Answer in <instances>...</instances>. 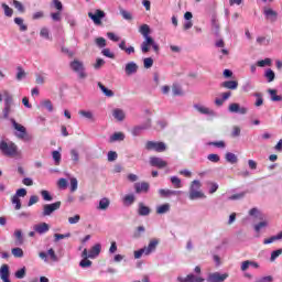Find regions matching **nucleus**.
<instances>
[{"instance_id":"nucleus-35","label":"nucleus","mask_w":282,"mask_h":282,"mask_svg":"<svg viewBox=\"0 0 282 282\" xmlns=\"http://www.w3.org/2000/svg\"><path fill=\"white\" fill-rule=\"evenodd\" d=\"M0 279H10V267L8 264H2L0 268Z\"/></svg>"},{"instance_id":"nucleus-29","label":"nucleus","mask_w":282,"mask_h":282,"mask_svg":"<svg viewBox=\"0 0 282 282\" xmlns=\"http://www.w3.org/2000/svg\"><path fill=\"white\" fill-rule=\"evenodd\" d=\"M28 78V73L25 72V69H23V67L18 66L17 67V75H15V79L21 83V80H25Z\"/></svg>"},{"instance_id":"nucleus-7","label":"nucleus","mask_w":282,"mask_h":282,"mask_svg":"<svg viewBox=\"0 0 282 282\" xmlns=\"http://www.w3.org/2000/svg\"><path fill=\"white\" fill-rule=\"evenodd\" d=\"M40 259L44 261V263H50V261H53V263H58L59 259L56 254V251L54 249H48L47 252L41 251L39 253Z\"/></svg>"},{"instance_id":"nucleus-5","label":"nucleus","mask_w":282,"mask_h":282,"mask_svg":"<svg viewBox=\"0 0 282 282\" xmlns=\"http://www.w3.org/2000/svg\"><path fill=\"white\" fill-rule=\"evenodd\" d=\"M194 273L187 274L185 278L184 276H178L177 281L178 282H204L206 281L200 274H202V267L197 265L194 269Z\"/></svg>"},{"instance_id":"nucleus-6","label":"nucleus","mask_w":282,"mask_h":282,"mask_svg":"<svg viewBox=\"0 0 282 282\" xmlns=\"http://www.w3.org/2000/svg\"><path fill=\"white\" fill-rule=\"evenodd\" d=\"M9 120L14 129L15 138H18L19 140H29L28 139V129L25 128V126L17 122V120L14 118H11Z\"/></svg>"},{"instance_id":"nucleus-18","label":"nucleus","mask_w":282,"mask_h":282,"mask_svg":"<svg viewBox=\"0 0 282 282\" xmlns=\"http://www.w3.org/2000/svg\"><path fill=\"white\" fill-rule=\"evenodd\" d=\"M138 64L135 62H128L124 66V72L127 76H133L138 74Z\"/></svg>"},{"instance_id":"nucleus-48","label":"nucleus","mask_w":282,"mask_h":282,"mask_svg":"<svg viewBox=\"0 0 282 282\" xmlns=\"http://www.w3.org/2000/svg\"><path fill=\"white\" fill-rule=\"evenodd\" d=\"M171 183L173 184L174 188H182V180L177 176H171Z\"/></svg>"},{"instance_id":"nucleus-55","label":"nucleus","mask_w":282,"mask_h":282,"mask_svg":"<svg viewBox=\"0 0 282 282\" xmlns=\"http://www.w3.org/2000/svg\"><path fill=\"white\" fill-rule=\"evenodd\" d=\"M252 89H254V85H252V82L247 80L243 83L242 85V91H245L246 94H248V91H252Z\"/></svg>"},{"instance_id":"nucleus-45","label":"nucleus","mask_w":282,"mask_h":282,"mask_svg":"<svg viewBox=\"0 0 282 282\" xmlns=\"http://www.w3.org/2000/svg\"><path fill=\"white\" fill-rule=\"evenodd\" d=\"M249 215L250 217H256V219H263V214H261V212L257 208L253 207L249 210Z\"/></svg>"},{"instance_id":"nucleus-21","label":"nucleus","mask_w":282,"mask_h":282,"mask_svg":"<svg viewBox=\"0 0 282 282\" xmlns=\"http://www.w3.org/2000/svg\"><path fill=\"white\" fill-rule=\"evenodd\" d=\"M102 250V245L100 243H96L95 246L91 247V249L89 250V259H96L97 257H99L100 251Z\"/></svg>"},{"instance_id":"nucleus-52","label":"nucleus","mask_w":282,"mask_h":282,"mask_svg":"<svg viewBox=\"0 0 282 282\" xmlns=\"http://www.w3.org/2000/svg\"><path fill=\"white\" fill-rule=\"evenodd\" d=\"M69 237H72V234L67 232V234H55L54 235V241L55 243L61 241L62 239H69Z\"/></svg>"},{"instance_id":"nucleus-36","label":"nucleus","mask_w":282,"mask_h":282,"mask_svg":"<svg viewBox=\"0 0 282 282\" xmlns=\"http://www.w3.org/2000/svg\"><path fill=\"white\" fill-rule=\"evenodd\" d=\"M69 154H70V159H72L73 164L76 165L80 162V152H78V150L72 149L69 151Z\"/></svg>"},{"instance_id":"nucleus-19","label":"nucleus","mask_w":282,"mask_h":282,"mask_svg":"<svg viewBox=\"0 0 282 282\" xmlns=\"http://www.w3.org/2000/svg\"><path fill=\"white\" fill-rule=\"evenodd\" d=\"M269 226H270V220H268V218L263 216L261 221L253 226V230L259 234L261 232V230H265V228H268Z\"/></svg>"},{"instance_id":"nucleus-59","label":"nucleus","mask_w":282,"mask_h":282,"mask_svg":"<svg viewBox=\"0 0 282 282\" xmlns=\"http://www.w3.org/2000/svg\"><path fill=\"white\" fill-rule=\"evenodd\" d=\"M257 65L258 67H270V65H272V59L264 58V59L258 61Z\"/></svg>"},{"instance_id":"nucleus-46","label":"nucleus","mask_w":282,"mask_h":282,"mask_svg":"<svg viewBox=\"0 0 282 282\" xmlns=\"http://www.w3.org/2000/svg\"><path fill=\"white\" fill-rule=\"evenodd\" d=\"M264 78H267L268 83H273L275 75H274V70H272V68H268L264 72Z\"/></svg>"},{"instance_id":"nucleus-30","label":"nucleus","mask_w":282,"mask_h":282,"mask_svg":"<svg viewBox=\"0 0 282 282\" xmlns=\"http://www.w3.org/2000/svg\"><path fill=\"white\" fill-rule=\"evenodd\" d=\"M112 116L119 122H122V120H124V118H127V115L124 113V110H122L120 108L115 109L112 111Z\"/></svg>"},{"instance_id":"nucleus-24","label":"nucleus","mask_w":282,"mask_h":282,"mask_svg":"<svg viewBox=\"0 0 282 282\" xmlns=\"http://www.w3.org/2000/svg\"><path fill=\"white\" fill-rule=\"evenodd\" d=\"M119 48H121L122 52H126V54H128L129 56H131V54H135V47H133V46L127 47V41H124V40H122L119 43Z\"/></svg>"},{"instance_id":"nucleus-53","label":"nucleus","mask_w":282,"mask_h":282,"mask_svg":"<svg viewBox=\"0 0 282 282\" xmlns=\"http://www.w3.org/2000/svg\"><path fill=\"white\" fill-rule=\"evenodd\" d=\"M40 36L42 39H45L46 41H50V29H47L46 26H43L41 30H40Z\"/></svg>"},{"instance_id":"nucleus-57","label":"nucleus","mask_w":282,"mask_h":282,"mask_svg":"<svg viewBox=\"0 0 282 282\" xmlns=\"http://www.w3.org/2000/svg\"><path fill=\"white\" fill-rule=\"evenodd\" d=\"M269 94H270L271 100H272L273 102H280V100H282V97L279 96V95H276V90H274V89H269Z\"/></svg>"},{"instance_id":"nucleus-51","label":"nucleus","mask_w":282,"mask_h":282,"mask_svg":"<svg viewBox=\"0 0 282 282\" xmlns=\"http://www.w3.org/2000/svg\"><path fill=\"white\" fill-rule=\"evenodd\" d=\"M3 95H4V105H14V98L8 90H6Z\"/></svg>"},{"instance_id":"nucleus-38","label":"nucleus","mask_w":282,"mask_h":282,"mask_svg":"<svg viewBox=\"0 0 282 282\" xmlns=\"http://www.w3.org/2000/svg\"><path fill=\"white\" fill-rule=\"evenodd\" d=\"M111 204V200H109V198L104 197L99 200V205H98V210H107V208H109Z\"/></svg>"},{"instance_id":"nucleus-58","label":"nucleus","mask_w":282,"mask_h":282,"mask_svg":"<svg viewBox=\"0 0 282 282\" xmlns=\"http://www.w3.org/2000/svg\"><path fill=\"white\" fill-rule=\"evenodd\" d=\"M52 158H53V160L55 162V166H58L61 164V158H62L61 152L56 151V150L53 151L52 152Z\"/></svg>"},{"instance_id":"nucleus-54","label":"nucleus","mask_w":282,"mask_h":282,"mask_svg":"<svg viewBox=\"0 0 282 282\" xmlns=\"http://www.w3.org/2000/svg\"><path fill=\"white\" fill-rule=\"evenodd\" d=\"M11 254H13V257H15V259H22L23 257V249L17 247V248H13L11 250Z\"/></svg>"},{"instance_id":"nucleus-62","label":"nucleus","mask_w":282,"mask_h":282,"mask_svg":"<svg viewBox=\"0 0 282 282\" xmlns=\"http://www.w3.org/2000/svg\"><path fill=\"white\" fill-rule=\"evenodd\" d=\"M143 67H144L145 69H151V67H153V58H151V57H145V58L143 59Z\"/></svg>"},{"instance_id":"nucleus-31","label":"nucleus","mask_w":282,"mask_h":282,"mask_svg":"<svg viewBox=\"0 0 282 282\" xmlns=\"http://www.w3.org/2000/svg\"><path fill=\"white\" fill-rule=\"evenodd\" d=\"M97 86L99 87V89L102 91L104 96H106L107 98H113L115 93L113 90L107 88L105 85H102V83H98Z\"/></svg>"},{"instance_id":"nucleus-43","label":"nucleus","mask_w":282,"mask_h":282,"mask_svg":"<svg viewBox=\"0 0 282 282\" xmlns=\"http://www.w3.org/2000/svg\"><path fill=\"white\" fill-rule=\"evenodd\" d=\"M119 12L124 21H133V13L124 9H119Z\"/></svg>"},{"instance_id":"nucleus-37","label":"nucleus","mask_w":282,"mask_h":282,"mask_svg":"<svg viewBox=\"0 0 282 282\" xmlns=\"http://www.w3.org/2000/svg\"><path fill=\"white\" fill-rule=\"evenodd\" d=\"M221 87H225V89L235 90L237 87H239V83L237 80H227L221 84Z\"/></svg>"},{"instance_id":"nucleus-2","label":"nucleus","mask_w":282,"mask_h":282,"mask_svg":"<svg viewBox=\"0 0 282 282\" xmlns=\"http://www.w3.org/2000/svg\"><path fill=\"white\" fill-rule=\"evenodd\" d=\"M159 245H160V240L158 239L150 240L148 246L134 251V259H142V254H144L145 257L153 254V252L158 250Z\"/></svg>"},{"instance_id":"nucleus-1","label":"nucleus","mask_w":282,"mask_h":282,"mask_svg":"<svg viewBox=\"0 0 282 282\" xmlns=\"http://www.w3.org/2000/svg\"><path fill=\"white\" fill-rule=\"evenodd\" d=\"M188 197L192 202H195V199H206V194L202 192V182L199 180H194L191 183Z\"/></svg>"},{"instance_id":"nucleus-23","label":"nucleus","mask_w":282,"mask_h":282,"mask_svg":"<svg viewBox=\"0 0 282 282\" xmlns=\"http://www.w3.org/2000/svg\"><path fill=\"white\" fill-rule=\"evenodd\" d=\"M149 188H150V185L147 182L135 183L134 184V189H135L137 194L149 193Z\"/></svg>"},{"instance_id":"nucleus-33","label":"nucleus","mask_w":282,"mask_h":282,"mask_svg":"<svg viewBox=\"0 0 282 282\" xmlns=\"http://www.w3.org/2000/svg\"><path fill=\"white\" fill-rule=\"evenodd\" d=\"M78 113L82 118H86V120H90V122L96 121V117H94V112L91 110H79Z\"/></svg>"},{"instance_id":"nucleus-27","label":"nucleus","mask_w":282,"mask_h":282,"mask_svg":"<svg viewBox=\"0 0 282 282\" xmlns=\"http://www.w3.org/2000/svg\"><path fill=\"white\" fill-rule=\"evenodd\" d=\"M139 32L143 35V39H151V26L149 24H142L139 28Z\"/></svg>"},{"instance_id":"nucleus-60","label":"nucleus","mask_w":282,"mask_h":282,"mask_svg":"<svg viewBox=\"0 0 282 282\" xmlns=\"http://www.w3.org/2000/svg\"><path fill=\"white\" fill-rule=\"evenodd\" d=\"M172 94L173 96H182L184 93L182 91V87H180V85L173 84Z\"/></svg>"},{"instance_id":"nucleus-12","label":"nucleus","mask_w":282,"mask_h":282,"mask_svg":"<svg viewBox=\"0 0 282 282\" xmlns=\"http://www.w3.org/2000/svg\"><path fill=\"white\" fill-rule=\"evenodd\" d=\"M89 19L95 23V25H100L102 23V19H105V11L97 9L95 13H88Z\"/></svg>"},{"instance_id":"nucleus-16","label":"nucleus","mask_w":282,"mask_h":282,"mask_svg":"<svg viewBox=\"0 0 282 282\" xmlns=\"http://www.w3.org/2000/svg\"><path fill=\"white\" fill-rule=\"evenodd\" d=\"M263 14H264L267 21H271V23H274V21H276V19H279V13L268 7H265L263 9Z\"/></svg>"},{"instance_id":"nucleus-25","label":"nucleus","mask_w":282,"mask_h":282,"mask_svg":"<svg viewBox=\"0 0 282 282\" xmlns=\"http://www.w3.org/2000/svg\"><path fill=\"white\" fill-rule=\"evenodd\" d=\"M138 215L140 217H148V215H151V208L145 206L144 203H139Z\"/></svg>"},{"instance_id":"nucleus-32","label":"nucleus","mask_w":282,"mask_h":282,"mask_svg":"<svg viewBox=\"0 0 282 282\" xmlns=\"http://www.w3.org/2000/svg\"><path fill=\"white\" fill-rule=\"evenodd\" d=\"M171 212V204L165 203L156 207V215H166V213Z\"/></svg>"},{"instance_id":"nucleus-26","label":"nucleus","mask_w":282,"mask_h":282,"mask_svg":"<svg viewBox=\"0 0 282 282\" xmlns=\"http://www.w3.org/2000/svg\"><path fill=\"white\" fill-rule=\"evenodd\" d=\"M153 44V37H144V41L141 43V52L147 54L149 52V47Z\"/></svg>"},{"instance_id":"nucleus-41","label":"nucleus","mask_w":282,"mask_h":282,"mask_svg":"<svg viewBox=\"0 0 282 282\" xmlns=\"http://www.w3.org/2000/svg\"><path fill=\"white\" fill-rule=\"evenodd\" d=\"M13 21L20 28V32H28V25L24 23L23 18H14Z\"/></svg>"},{"instance_id":"nucleus-61","label":"nucleus","mask_w":282,"mask_h":282,"mask_svg":"<svg viewBox=\"0 0 282 282\" xmlns=\"http://www.w3.org/2000/svg\"><path fill=\"white\" fill-rule=\"evenodd\" d=\"M13 8H15L18 12H25V7H23V3L18 0H13Z\"/></svg>"},{"instance_id":"nucleus-49","label":"nucleus","mask_w":282,"mask_h":282,"mask_svg":"<svg viewBox=\"0 0 282 282\" xmlns=\"http://www.w3.org/2000/svg\"><path fill=\"white\" fill-rule=\"evenodd\" d=\"M207 147H216L217 149H226V142L225 141H213V142H208Z\"/></svg>"},{"instance_id":"nucleus-8","label":"nucleus","mask_w":282,"mask_h":282,"mask_svg":"<svg viewBox=\"0 0 282 282\" xmlns=\"http://www.w3.org/2000/svg\"><path fill=\"white\" fill-rule=\"evenodd\" d=\"M147 151H156V153H164L166 151L165 142L148 141L145 143Z\"/></svg>"},{"instance_id":"nucleus-13","label":"nucleus","mask_w":282,"mask_h":282,"mask_svg":"<svg viewBox=\"0 0 282 282\" xmlns=\"http://www.w3.org/2000/svg\"><path fill=\"white\" fill-rule=\"evenodd\" d=\"M228 279V273L214 272L207 275V282H224Z\"/></svg>"},{"instance_id":"nucleus-11","label":"nucleus","mask_w":282,"mask_h":282,"mask_svg":"<svg viewBox=\"0 0 282 282\" xmlns=\"http://www.w3.org/2000/svg\"><path fill=\"white\" fill-rule=\"evenodd\" d=\"M228 111L230 113H239L240 116H246V113H248V108H246L237 102H234V104L229 105Z\"/></svg>"},{"instance_id":"nucleus-34","label":"nucleus","mask_w":282,"mask_h":282,"mask_svg":"<svg viewBox=\"0 0 282 282\" xmlns=\"http://www.w3.org/2000/svg\"><path fill=\"white\" fill-rule=\"evenodd\" d=\"M13 237L15 238V246H23L24 239L23 231H21V229H17L13 234Z\"/></svg>"},{"instance_id":"nucleus-40","label":"nucleus","mask_w":282,"mask_h":282,"mask_svg":"<svg viewBox=\"0 0 282 282\" xmlns=\"http://www.w3.org/2000/svg\"><path fill=\"white\" fill-rule=\"evenodd\" d=\"M225 160H226V162H229V164H237V162H239L237 154H235L232 152H227L225 154Z\"/></svg>"},{"instance_id":"nucleus-22","label":"nucleus","mask_w":282,"mask_h":282,"mask_svg":"<svg viewBox=\"0 0 282 282\" xmlns=\"http://www.w3.org/2000/svg\"><path fill=\"white\" fill-rule=\"evenodd\" d=\"M11 113H14V104H4V108L2 109L4 120H8Z\"/></svg>"},{"instance_id":"nucleus-39","label":"nucleus","mask_w":282,"mask_h":282,"mask_svg":"<svg viewBox=\"0 0 282 282\" xmlns=\"http://www.w3.org/2000/svg\"><path fill=\"white\" fill-rule=\"evenodd\" d=\"M280 239H282V231H280L276 236H271L270 238L264 239L263 245L269 246V243H274L280 241Z\"/></svg>"},{"instance_id":"nucleus-56","label":"nucleus","mask_w":282,"mask_h":282,"mask_svg":"<svg viewBox=\"0 0 282 282\" xmlns=\"http://www.w3.org/2000/svg\"><path fill=\"white\" fill-rule=\"evenodd\" d=\"M41 196L44 202H52L54 199V197H52V194H50V192H47L46 189L41 191Z\"/></svg>"},{"instance_id":"nucleus-42","label":"nucleus","mask_w":282,"mask_h":282,"mask_svg":"<svg viewBox=\"0 0 282 282\" xmlns=\"http://www.w3.org/2000/svg\"><path fill=\"white\" fill-rule=\"evenodd\" d=\"M40 107H42L43 109H46L50 112L54 111V105H52V100L50 99L42 100L40 102Z\"/></svg>"},{"instance_id":"nucleus-3","label":"nucleus","mask_w":282,"mask_h":282,"mask_svg":"<svg viewBox=\"0 0 282 282\" xmlns=\"http://www.w3.org/2000/svg\"><path fill=\"white\" fill-rule=\"evenodd\" d=\"M0 151L8 158H14L19 154V147L14 142H7L6 140L0 141Z\"/></svg>"},{"instance_id":"nucleus-10","label":"nucleus","mask_w":282,"mask_h":282,"mask_svg":"<svg viewBox=\"0 0 282 282\" xmlns=\"http://www.w3.org/2000/svg\"><path fill=\"white\" fill-rule=\"evenodd\" d=\"M148 129H151V119H148L143 124L132 128L131 133L134 138H138L140 133L147 131Z\"/></svg>"},{"instance_id":"nucleus-9","label":"nucleus","mask_w":282,"mask_h":282,"mask_svg":"<svg viewBox=\"0 0 282 282\" xmlns=\"http://www.w3.org/2000/svg\"><path fill=\"white\" fill-rule=\"evenodd\" d=\"M61 208V202H55L52 204H44L42 206V217H50L52 214L56 213Z\"/></svg>"},{"instance_id":"nucleus-4","label":"nucleus","mask_w":282,"mask_h":282,"mask_svg":"<svg viewBox=\"0 0 282 282\" xmlns=\"http://www.w3.org/2000/svg\"><path fill=\"white\" fill-rule=\"evenodd\" d=\"M69 67L72 69V72H74L75 74H77L78 78H80V80H85V78H87V70H85V63L80 59H73L69 63Z\"/></svg>"},{"instance_id":"nucleus-28","label":"nucleus","mask_w":282,"mask_h":282,"mask_svg":"<svg viewBox=\"0 0 282 282\" xmlns=\"http://www.w3.org/2000/svg\"><path fill=\"white\" fill-rule=\"evenodd\" d=\"M1 9L3 10L4 17H7L8 19H12V17L14 14V10L12 8H10V6H8V3L2 2Z\"/></svg>"},{"instance_id":"nucleus-50","label":"nucleus","mask_w":282,"mask_h":282,"mask_svg":"<svg viewBox=\"0 0 282 282\" xmlns=\"http://www.w3.org/2000/svg\"><path fill=\"white\" fill-rule=\"evenodd\" d=\"M243 197H246V192H240L238 194H234V195L229 196L228 199L230 202H237L239 199H243Z\"/></svg>"},{"instance_id":"nucleus-63","label":"nucleus","mask_w":282,"mask_h":282,"mask_svg":"<svg viewBox=\"0 0 282 282\" xmlns=\"http://www.w3.org/2000/svg\"><path fill=\"white\" fill-rule=\"evenodd\" d=\"M11 203L13 206H15V210H21V199H19L17 196H12Z\"/></svg>"},{"instance_id":"nucleus-64","label":"nucleus","mask_w":282,"mask_h":282,"mask_svg":"<svg viewBox=\"0 0 282 282\" xmlns=\"http://www.w3.org/2000/svg\"><path fill=\"white\" fill-rule=\"evenodd\" d=\"M15 279H25V267L15 272Z\"/></svg>"},{"instance_id":"nucleus-15","label":"nucleus","mask_w":282,"mask_h":282,"mask_svg":"<svg viewBox=\"0 0 282 282\" xmlns=\"http://www.w3.org/2000/svg\"><path fill=\"white\" fill-rule=\"evenodd\" d=\"M150 164L151 166H156V169H166V166H169L166 161L158 156L150 158Z\"/></svg>"},{"instance_id":"nucleus-47","label":"nucleus","mask_w":282,"mask_h":282,"mask_svg":"<svg viewBox=\"0 0 282 282\" xmlns=\"http://www.w3.org/2000/svg\"><path fill=\"white\" fill-rule=\"evenodd\" d=\"M135 202V195L133 194H128L123 197V203L126 206H131Z\"/></svg>"},{"instance_id":"nucleus-14","label":"nucleus","mask_w":282,"mask_h":282,"mask_svg":"<svg viewBox=\"0 0 282 282\" xmlns=\"http://www.w3.org/2000/svg\"><path fill=\"white\" fill-rule=\"evenodd\" d=\"M194 109H196V111H198V113H202L203 116H217L215 110L208 107L202 106L200 104H195Z\"/></svg>"},{"instance_id":"nucleus-20","label":"nucleus","mask_w":282,"mask_h":282,"mask_svg":"<svg viewBox=\"0 0 282 282\" xmlns=\"http://www.w3.org/2000/svg\"><path fill=\"white\" fill-rule=\"evenodd\" d=\"M160 197L166 198L172 197V195H182V191H173V189H159Z\"/></svg>"},{"instance_id":"nucleus-44","label":"nucleus","mask_w":282,"mask_h":282,"mask_svg":"<svg viewBox=\"0 0 282 282\" xmlns=\"http://www.w3.org/2000/svg\"><path fill=\"white\" fill-rule=\"evenodd\" d=\"M122 140H124V133L122 132H115L110 137V142H122Z\"/></svg>"},{"instance_id":"nucleus-17","label":"nucleus","mask_w":282,"mask_h":282,"mask_svg":"<svg viewBox=\"0 0 282 282\" xmlns=\"http://www.w3.org/2000/svg\"><path fill=\"white\" fill-rule=\"evenodd\" d=\"M33 230L37 232V235H45L50 232V225L47 223H40L33 226Z\"/></svg>"}]
</instances>
